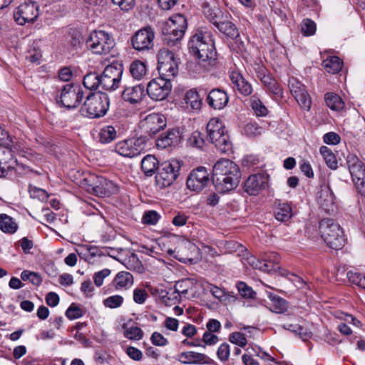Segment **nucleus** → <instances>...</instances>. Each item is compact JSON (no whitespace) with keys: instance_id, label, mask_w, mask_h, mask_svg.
<instances>
[{"instance_id":"51","label":"nucleus","mask_w":365,"mask_h":365,"mask_svg":"<svg viewBox=\"0 0 365 365\" xmlns=\"http://www.w3.org/2000/svg\"><path fill=\"white\" fill-rule=\"evenodd\" d=\"M21 278L24 281L29 280L31 284L36 286H38L42 282L41 277L37 273L26 270L21 272Z\"/></svg>"},{"instance_id":"61","label":"nucleus","mask_w":365,"mask_h":365,"mask_svg":"<svg viewBox=\"0 0 365 365\" xmlns=\"http://www.w3.org/2000/svg\"><path fill=\"white\" fill-rule=\"evenodd\" d=\"M148 297V293L145 289H135L133 291V300L135 303L142 304Z\"/></svg>"},{"instance_id":"40","label":"nucleus","mask_w":365,"mask_h":365,"mask_svg":"<svg viewBox=\"0 0 365 365\" xmlns=\"http://www.w3.org/2000/svg\"><path fill=\"white\" fill-rule=\"evenodd\" d=\"M100 78V75L96 72L88 73L83 78V86L89 90H95L101 88Z\"/></svg>"},{"instance_id":"60","label":"nucleus","mask_w":365,"mask_h":365,"mask_svg":"<svg viewBox=\"0 0 365 365\" xmlns=\"http://www.w3.org/2000/svg\"><path fill=\"white\" fill-rule=\"evenodd\" d=\"M110 274V270L109 269H103L96 273H95L93 276V281L97 287H101L103 283L104 279L108 277Z\"/></svg>"},{"instance_id":"20","label":"nucleus","mask_w":365,"mask_h":365,"mask_svg":"<svg viewBox=\"0 0 365 365\" xmlns=\"http://www.w3.org/2000/svg\"><path fill=\"white\" fill-rule=\"evenodd\" d=\"M182 140L181 133L179 128H173L167 130L156 140L158 148L165 149L169 146L178 145Z\"/></svg>"},{"instance_id":"21","label":"nucleus","mask_w":365,"mask_h":365,"mask_svg":"<svg viewBox=\"0 0 365 365\" xmlns=\"http://www.w3.org/2000/svg\"><path fill=\"white\" fill-rule=\"evenodd\" d=\"M207 102L211 108L221 110L227 105L229 97L225 91L220 88H214L207 95Z\"/></svg>"},{"instance_id":"42","label":"nucleus","mask_w":365,"mask_h":365,"mask_svg":"<svg viewBox=\"0 0 365 365\" xmlns=\"http://www.w3.org/2000/svg\"><path fill=\"white\" fill-rule=\"evenodd\" d=\"M116 135L117 132L113 126H104L99 133L100 141L103 143H108L115 139Z\"/></svg>"},{"instance_id":"5","label":"nucleus","mask_w":365,"mask_h":365,"mask_svg":"<svg viewBox=\"0 0 365 365\" xmlns=\"http://www.w3.org/2000/svg\"><path fill=\"white\" fill-rule=\"evenodd\" d=\"M206 130L208 140L220 153H226L232 150V143L222 122L212 118L208 122Z\"/></svg>"},{"instance_id":"13","label":"nucleus","mask_w":365,"mask_h":365,"mask_svg":"<svg viewBox=\"0 0 365 365\" xmlns=\"http://www.w3.org/2000/svg\"><path fill=\"white\" fill-rule=\"evenodd\" d=\"M155 34L151 27H145L136 31L131 37L133 48L138 51H148L153 46Z\"/></svg>"},{"instance_id":"4","label":"nucleus","mask_w":365,"mask_h":365,"mask_svg":"<svg viewBox=\"0 0 365 365\" xmlns=\"http://www.w3.org/2000/svg\"><path fill=\"white\" fill-rule=\"evenodd\" d=\"M109 108V98L106 93H92L88 96L81 112L91 118L103 116Z\"/></svg>"},{"instance_id":"10","label":"nucleus","mask_w":365,"mask_h":365,"mask_svg":"<svg viewBox=\"0 0 365 365\" xmlns=\"http://www.w3.org/2000/svg\"><path fill=\"white\" fill-rule=\"evenodd\" d=\"M83 92L79 85L68 83L63 86L61 94L57 96V103L68 109L78 106Z\"/></svg>"},{"instance_id":"7","label":"nucleus","mask_w":365,"mask_h":365,"mask_svg":"<svg viewBox=\"0 0 365 365\" xmlns=\"http://www.w3.org/2000/svg\"><path fill=\"white\" fill-rule=\"evenodd\" d=\"M180 161L172 159L163 162L158 168L155 175V185L160 189L170 186L180 175Z\"/></svg>"},{"instance_id":"50","label":"nucleus","mask_w":365,"mask_h":365,"mask_svg":"<svg viewBox=\"0 0 365 365\" xmlns=\"http://www.w3.org/2000/svg\"><path fill=\"white\" fill-rule=\"evenodd\" d=\"M346 276L350 282L365 289V276L351 270L347 272Z\"/></svg>"},{"instance_id":"47","label":"nucleus","mask_w":365,"mask_h":365,"mask_svg":"<svg viewBox=\"0 0 365 365\" xmlns=\"http://www.w3.org/2000/svg\"><path fill=\"white\" fill-rule=\"evenodd\" d=\"M272 305L271 309L276 313H282L288 307L287 302L279 297H273L272 299Z\"/></svg>"},{"instance_id":"32","label":"nucleus","mask_w":365,"mask_h":365,"mask_svg":"<svg viewBox=\"0 0 365 365\" xmlns=\"http://www.w3.org/2000/svg\"><path fill=\"white\" fill-rule=\"evenodd\" d=\"M131 76L138 81L143 79L147 74V67L145 63L140 61H134L130 66Z\"/></svg>"},{"instance_id":"54","label":"nucleus","mask_w":365,"mask_h":365,"mask_svg":"<svg viewBox=\"0 0 365 365\" xmlns=\"http://www.w3.org/2000/svg\"><path fill=\"white\" fill-rule=\"evenodd\" d=\"M248 263L253 268L262 270L263 272H269L272 270V266L256 259L255 257H250L248 258Z\"/></svg>"},{"instance_id":"36","label":"nucleus","mask_w":365,"mask_h":365,"mask_svg":"<svg viewBox=\"0 0 365 365\" xmlns=\"http://www.w3.org/2000/svg\"><path fill=\"white\" fill-rule=\"evenodd\" d=\"M267 89L272 93L275 99H282L283 98V92L280 86L278 84L277 81L273 78L271 75L268 78H265V80L262 82Z\"/></svg>"},{"instance_id":"31","label":"nucleus","mask_w":365,"mask_h":365,"mask_svg":"<svg viewBox=\"0 0 365 365\" xmlns=\"http://www.w3.org/2000/svg\"><path fill=\"white\" fill-rule=\"evenodd\" d=\"M184 101L187 107L190 106L192 110H200L201 108L202 98L198 92L195 89H190L187 91Z\"/></svg>"},{"instance_id":"49","label":"nucleus","mask_w":365,"mask_h":365,"mask_svg":"<svg viewBox=\"0 0 365 365\" xmlns=\"http://www.w3.org/2000/svg\"><path fill=\"white\" fill-rule=\"evenodd\" d=\"M123 297L120 295H113L103 300V305L106 307L115 309L120 307L123 303Z\"/></svg>"},{"instance_id":"16","label":"nucleus","mask_w":365,"mask_h":365,"mask_svg":"<svg viewBox=\"0 0 365 365\" xmlns=\"http://www.w3.org/2000/svg\"><path fill=\"white\" fill-rule=\"evenodd\" d=\"M87 180L88 182V190H91L97 196L105 197L114 192L113 183L102 176L91 175Z\"/></svg>"},{"instance_id":"53","label":"nucleus","mask_w":365,"mask_h":365,"mask_svg":"<svg viewBox=\"0 0 365 365\" xmlns=\"http://www.w3.org/2000/svg\"><path fill=\"white\" fill-rule=\"evenodd\" d=\"M190 288V283L188 279H182L178 281L173 289L176 292V293H178L180 296L182 295L185 296Z\"/></svg>"},{"instance_id":"30","label":"nucleus","mask_w":365,"mask_h":365,"mask_svg":"<svg viewBox=\"0 0 365 365\" xmlns=\"http://www.w3.org/2000/svg\"><path fill=\"white\" fill-rule=\"evenodd\" d=\"M204 13L207 19L212 23L215 26L219 25L222 21L228 18L227 14L224 13L217 7L211 8L206 6L204 9Z\"/></svg>"},{"instance_id":"3","label":"nucleus","mask_w":365,"mask_h":365,"mask_svg":"<svg viewBox=\"0 0 365 365\" xmlns=\"http://www.w3.org/2000/svg\"><path fill=\"white\" fill-rule=\"evenodd\" d=\"M319 228L322 238L330 248L338 250L343 247L345 242L343 231L333 219H323Z\"/></svg>"},{"instance_id":"2","label":"nucleus","mask_w":365,"mask_h":365,"mask_svg":"<svg viewBox=\"0 0 365 365\" xmlns=\"http://www.w3.org/2000/svg\"><path fill=\"white\" fill-rule=\"evenodd\" d=\"M240 178L237 165L229 159H221L213 166L212 180L220 192H227L235 188Z\"/></svg>"},{"instance_id":"6","label":"nucleus","mask_w":365,"mask_h":365,"mask_svg":"<svg viewBox=\"0 0 365 365\" xmlns=\"http://www.w3.org/2000/svg\"><path fill=\"white\" fill-rule=\"evenodd\" d=\"M86 44L93 53L106 55L113 48L115 41L109 33L102 30H95L90 34Z\"/></svg>"},{"instance_id":"19","label":"nucleus","mask_w":365,"mask_h":365,"mask_svg":"<svg viewBox=\"0 0 365 365\" xmlns=\"http://www.w3.org/2000/svg\"><path fill=\"white\" fill-rule=\"evenodd\" d=\"M317 202L328 214L334 212L336 208L334 195L328 185H322L317 194Z\"/></svg>"},{"instance_id":"28","label":"nucleus","mask_w":365,"mask_h":365,"mask_svg":"<svg viewBox=\"0 0 365 365\" xmlns=\"http://www.w3.org/2000/svg\"><path fill=\"white\" fill-rule=\"evenodd\" d=\"M165 25L170 26L173 29H176L177 35H185L187 29V20L182 14H177L173 15L168 21L165 22Z\"/></svg>"},{"instance_id":"29","label":"nucleus","mask_w":365,"mask_h":365,"mask_svg":"<svg viewBox=\"0 0 365 365\" xmlns=\"http://www.w3.org/2000/svg\"><path fill=\"white\" fill-rule=\"evenodd\" d=\"M158 297L160 299L166 306H173L178 304L181 299L180 296L178 293L174 290L173 288H169L168 289L158 290Z\"/></svg>"},{"instance_id":"48","label":"nucleus","mask_w":365,"mask_h":365,"mask_svg":"<svg viewBox=\"0 0 365 365\" xmlns=\"http://www.w3.org/2000/svg\"><path fill=\"white\" fill-rule=\"evenodd\" d=\"M263 129L255 122L247 123L244 128V133L247 136L255 137L261 135Z\"/></svg>"},{"instance_id":"46","label":"nucleus","mask_w":365,"mask_h":365,"mask_svg":"<svg viewBox=\"0 0 365 365\" xmlns=\"http://www.w3.org/2000/svg\"><path fill=\"white\" fill-rule=\"evenodd\" d=\"M251 107L257 116H266L268 113L267 107L259 99L255 97L251 99Z\"/></svg>"},{"instance_id":"41","label":"nucleus","mask_w":365,"mask_h":365,"mask_svg":"<svg viewBox=\"0 0 365 365\" xmlns=\"http://www.w3.org/2000/svg\"><path fill=\"white\" fill-rule=\"evenodd\" d=\"M320 153L322 155L324 160H325L327 165L329 168H331V170H335L337 168V160L331 149L324 145L322 146L320 148Z\"/></svg>"},{"instance_id":"1","label":"nucleus","mask_w":365,"mask_h":365,"mask_svg":"<svg viewBox=\"0 0 365 365\" xmlns=\"http://www.w3.org/2000/svg\"><path fill=\"white\" fill-rule=\"evenodd\" d=\"M188 50L204 69L208 70L215 63V41L208 29L200 28L196 30L188 42Z\"/></svg>"},{"instance_id":"56","label":"nucleus","mask_w":365,"mask_h":365,"mask_svg":"<svg viewBox=\"0 0 365 365\" xmlns=\"http://www.w3.org/2000/svg\"><path fill=\"white\" fill-rule=\"evenodd\" d=\"M66 316L71 320L78 319L83 316V311L79 307L72 304L66 310Z\"/></svg>"},{"instance_id":"38","label":"nucleus","mask_w":365,"mask_h":365,"mask_svg":"<svg viewBox=\"0 0 365 365\" xmlns=\"http://www.w3.org/2000/svg\"><path fill=\"white\" fill-rule=\"evenodd\" d=\"M343 62L337 56H330L323 61V66L331 73H336L341 70Z\"/></svg>"},{"instance_id":"44","label":"nucleus","mask_w":365,"mask_h":365,"mask_svg":"<svg viewBox=\"0 0 365 365\" xmlns=\"http://www.w3.org/2000/svg\"><path fill=\"white\" fill-rule=\"evenodd\" d=\"M187 146L201 149L205 145V140L202 134L195 130L191 133L187 140Z\"/></svg>"},{"instance_id":"18","label":"nucleus","mask_w":365,"mask_h":365,"mask_svg":"<svg viewBox=\"0 0 365 365\" xmlns=\"http://www.w3.org/2000/svg\"><path fill=\"white\" fill-rule=\"evenodd\" d=\"M141 125L146 133L153 136L166 127L167 120L164 115L153 113L145 118Z\"/></svg>"},{"instance_id":"64","label":"nucleus","mask_w":365,"mask_h":365,"mask_svg":"<svg viewBox=\"0 0 365 365\" xmlns=\"http://www.w3.org/2000/svg\"><path fill=\"white\" fill-rule=\"evenodd\" d=\"M150 340L153 344L159 346H165L168 342V339H165L163 334L157 331L153 333Z\"/></svg>"},{"instance_id":"25","label":"nucleus","mask_w":365,"mask_h":365,"mask_svg":"<svg viewBox=\"0 0 365 365\" xmlns=\"http://www.w3.org/2000/svg\"><path fill=\"white\" fill-rule=\"evenodd\" d=\"M178 360L184 364H212V360L207 355L195 351L182 352L178 355Z\"/></svg>"},{"instance_id":"17","label":"nucleus","mask_w":365,"mask_h":365,"mask_svg":"<svg viewBox=\"0 0 365 365\" xmlns=\"http://www.w3.org/2000/svg\"><path fill=\"white\" fill-rule=\"evenodd\" d=\"M210 182L209 173L204 167L193 170L187 179V187L191 190L200 192Z\"/></svg>"},{"instance_id":"45","label":"nucleus","mask_w":365,"mask_h":365,"mask_svg":"<svg viewBox=\"0 0 365 365\" xmlns=\"http://www.w3.org/2000/svg\"><path fill=\"white\" fill-rule=\"evenodd\" d=\"M301 32L305 36H313L317 29L315 22L310 19H305L301 23Z\"/></svg>"},{"instance_id":"15","label":"nucleus","mask_w":365,"mask_h":365,"mask_svg":"<svg viewBox=\"0 0 365 365\" xmlns=\"http://www.w3.org/2000/svg\"><path fill=\"white\" fill-rule=\"evenodd\" d=\"M144 148L145 143L142 139L131 138L118 142L115 150L123 157L133 158L140 155Z\"/></svg>"},{"instance_id":"52","label":"nucleus","mask_w":365,"mask_h":365,"mask_svg":"<svg viewBox=\"0 0 365 365\" xmlns=\"http://www.w3.org/2000/svg\"><path fill=\"white\" fill-rule=\"evenodd\" d=\"M237 289L242 297L245 298H255L256 292L243 282H239L237 285Z\"/></svg>"},{"instance_id":"43","label":"nucleus","mask_w":365,"mask_h":365,"mask_svg":"<svg viewBox=\"0 0 365 365\" xmlns=\"http://www.w3.org/2000/svg\"><path fill=\"white\" fill-rule=\"evenodd\" d=\"M346 163L351 175L364 168L363 163L358 158L357 156L353 154H349L346 158Z\"/></svg>"},{"instance_id":"63","label":"nucleus","mask_w":365,"mask_h":365,"mask_svg":"<svg viewBox=\"0 0 365 365\" xmlns=\"http://www.w3.org/2000/svg\"><path fill=\"white\" fill-rule=\"evenodd\" d=\"M113 4L118 6L123 11H129L134 7L135 0H112Z\"/></svg>"},{"instance_id":"11","label":"nucleus","mask_w":365,"mask_h":365,"mask_svg":"<svg viewBox=\"0 0 365 365\" xmlns=\"http://www.w3.org/2000/svg\"><path fill=\"white\" fill-rule=\"evenodd\" d=\"M171 89V80L160 76L149 82L146 92L151 99L158 101L165 99Z\"/></svg>"},{"instance_id":"23","label":"nucleus","mask_w":365,"mask_h":365,"mask_svg":"<svg viewBox=\"0 0 365 365\" xmlns=\"http://www.w3.org/2000/svg\"><path fill=\"white\" fill-rule=\"evenodd\" d=\"M145 88L141 84L126 86L122 92L123 99L132 105L140 103L145 96Z\"/></svg>"},{"instance_id":"33","label":"nucleus","mask_w":365,"mask_h":365,"mask_svg":"<svg viewBox=\"0 0 365 365\" xmlns=\"http://www.w3.org/2000/svg\"><path fill=\"white\" fill-rule=\"evenodd\" d=\"M324 101L327 106L333 110L339 111L344 107V102L343 101L342 98L336 93H326L324 96Z\"/></svg>"},{"instance_id":"57","label":"nucleus","mask_w":365,"mask_h":365,"mask_svg":"<svg viewBox=\"0 0 365 365\" xmlns=\"http://www.w3.org/2000/svg\"><path fill=\"white\" fill-rule=\"evenodd\" d=\"M229 340L232 344L244 347L247 343V339L245 335L240 332H234L230 335Z\"/></svg>"},{"instance_id":"55","label":"nucleus","mask_w":365,"mask_h":365,"mask_svg":"<svg viewBox=\"0 0 365 365\" xmlns=\"http://www.w3.org/2000/svg\"><path fill=\"white\" fill-rule=\"evenodd\" d=\"M125 336L132 340H140L143 336V331L138 327H130L125 331Z\"/></svg>"},{"instance_id":"59","label":"nucleus","mask_w":365,"mask_h":365,"mask_svg":"<svg viewBox=\"0 0 365 365\" xmlns=\"http://www.w3.org/2000/svg\"><path fill=\"white\" fill-rule=\"evenodd\" d=\"M219 359L222 361H226L230 356V346L227 343L222 344L217 351Z\"/></svg>"},{"instance_id":"39","label":"nucleus","mask_w":365,"mask_h":365,"mask_svg":"<svg viewBox=\"0 0 365 365\" xmlns=\"http://www.w3.org/2000/svg\"><path fill=\"white\" fill-rule=\"evenodd\" d=\"M275 218L278 221L286 222L292 217L290 206L286 203H279L274 210Z\"/></svg>"},{"instance_id":"34","label":"nucleus","mask_w":365,"mask_h":365,"mask_svg":"<svg viewBox=\"0 0 365 365\" xmlns=\"http://www.w3.org/2000/svg\"><path fill=\"white\" fill-rule=\"evenodd\" d=\"M216 27L220 32L231 38H235L239 36V32L235 25L228 21L227 19H225Z\"/></svg>"},{"instance_id":"9","label":"nucleus","mask_w":365,"mask_h":365,"mask_svg":"<svg viewBox=\"0 0 365 365\" xmlns=\"http://www.w3.org/2000/svg\"><path fill=\"white\" fill-rule=\"evenodd\" d=\"M158 70L160 76L171 80L178 73V62L174 53L168 49L162 48L158 54Z\"/></svg>"},{"instance_id":"22","label":"nucleus","mask_w":365,"mask_h":365,"mask_svg":"<svg viewBox=\"0 0 365 365\" xmlns=\"http://www.w3.org/2000/svg\"><path fill=\"white\" fill-rule=\"evenodd\" d=\"M267 179L262 174H255L250 176L245 182L244 188L250 195H257L267 184Z\"/></svg>"},{"instance_id":"8","label":"nucleus","mask_w":365,"mask_h":365,"mask_svg":"<svg viewBox=\"0 0 365 365\" xmlns=\"http://www.w3.org/2000/svg\"><path fill=\"white\" fill-rule=\"evenodd\" d=\"M123 73L121 63L115 62L108 65L100 76V86L103 90L114 91L119 88Z\"/></svg>"},{"instance_id":"35","label":"nucleus","mask_w":365,"mask_h":365,"mask_svg":"<svg viewBox=\"0 0 365 365\" xmlns=\"http://www.w3.org/2000/svg\"><path fill=\"white\" fill-rule=\"evenodd\" d=\"M18 225L12 217L6 214H0V230L5 233L13 234L16 232Z\"/></svg>"},{"instance_id":"14","label":"nucleus","mask_w":365,"mask_h":365,"mask_svg":"<svg viewBox=\"0 0 365 365\" xmlns=\"http://www.w3.org/2000/svg\"><path fill=\"white\" fill-rule=\"evenodd\" d=\"M288 86L292 95L294 97L300 107L304 110H309L312 101L305 86L294 77L289 78Z\"/></svg>"},{"instance_id":"58","label":"nucleus","mask_w":365,"mask_h":365,"mask_svg":"<svg viewBox=\"0 0 365 365\" xmlns=\"http://www.w3.org/2000/svg\"><path fill=\"white\" fill-rule=\"evenodd\" d=\"M160 218L159 214L153 210L145 212L143 217V222L148 225H155Z\"/></svg>"},{"instance_id":"24","label":"nucleus","mask_w":365,"mask_h":365,"mask_svg":"<svg viewBox=\"0 0 365 365\" xmlns=\"http://www.w3.org/2000/svg\"><path fill=\"white\" fill-rule=\"evenodd\" d=\"M133 282L134 279L131 273L126 271H120L115 276L111 285L117 291H125L133 286Z\"/></svg>"},{"instance_id":"26","label":"nucleus","mask_w":365,"mask_h":365,"mask_svg":"<svg viewBox=\"0 0 365 365\" xmlns=\"http://www.w3.org/2000/svg\"><path fill=\"white\" fill-rule=\"evenodd\" d=\"M176 29H173L170 26L163 24L162 26L163 41L165 44L168 46H175L179 48L180 46V41L184 35H177Z\"/></svg>"},{"instance_id":"62","label":"nucleus","mask_w":365,"mask_h":365,"mask_svg":"<svg viewBox=\"0 0 365 365\" xmlns=\"http://www.w3.org/2000/svg\"><path fill=\"white\" fill-rule=\"evenodd\" d=\"M29 191L31 197L38 198L39 200H45L47 198L48 195L45 190L37 188L34 186L30 185L29 187Z\"/></svg>"},{"instance_id":"37","label":"nucleus","mask_w":365,"mask_h":365,"mask_svg":"<svg viewBox=\"0 0 365 365\" xmlns=\"http://www.w3.org/2000/svg\"><path fill=\"white\" fill-rule=\"evenodd\" d=\"M158 164V161L155 156L148 155L141 161V168L146 175H152L155 173Z\"/></svg>"},{"instance_id":"12","label":"nucleus","mask_w":365,"mask_h":365,"mask_svg":"<svg viewBox=\"0 0 365 365\" xmlns=\"http://www.w3.org/2000/svg\"><path fill=\"white\" fill-rule=\"evenodd\" d=\"M38 16V6L34 1L24 2L20 4L14 14L15 21L19 25L33 22Z\"/></svg>"},{"instance_id":"27","label":"nucleus","mask_w":365,"mask_h":365,"mask_svg":"<svg viewBox=\"0 0 365 365\" xmlns=\"http://www.w3.org/2000/svg\"><path fill=\"white\" fill-rule=\"evenodd\" d=\"M230 77L232 84L241 94L249 96L252 93L251 84L240 73L232 71Z\"/></svg>"}]
</instances>
